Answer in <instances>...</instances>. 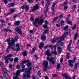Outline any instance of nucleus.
<instances>
[{"instance_id": "obj_11", "label": "nucleus", "mask_w": 79, "mask_h": 79, "mask_svg": "<svg viewBox=\"0 0 79 79\" xmlns=\"http://www.w3.org/2000/svg\"><path fill=\"white\" fill-rule=\"evenodd\" d=\"M55 6L54 4L52 5L51 7V10L53 11V15H55Z\"/></svg>"}, {"instance_id": "obj_21", "label": "nucleus", "mask_w": 79, "mask_h": 79, "mask_svg": "<svg viewBox=\"0 0 79 79\" xmlns=\"http://www.w3.org/2000/svg\"><path fill=\"white\" fill-rule=\"evenodd\" d=\"M41 40L44 41L46 40V37L44 35H42L41 36Z\"/></svg>"}, {"instance_id": "obj_62", "label": "nucleus", "mask_w": 79, "mask_h": 79, "mask_svg": "<svg viewBox=\"0 0 79 79\" xmlns=\"http://www.w3.org/2000/svg\"><path fill=\"white\" fill-rule=\"evenodd\" d=\"M12 65L11 64H10L9 66V67L10 68H12Z\"/></svg>"}, {"instance_id": "obj_32", "label": "nucleus", "mask_w": 79, "mask_h": 79, "mask_svg": "<svg viewBox=\"0 0 79 79\" xmlns=\"http://www.w3.org/2000/svg\"><path fill=\"white\" fill-rule=\"evenodd\" d=\"M18 61V58H15L14 59V63H16Z\"/></svg>"}, {"instance_id": "obj_29", "label": "nucleus", "mask_w": 79, "mask_h": 79, "mask_svg": "<svg viewBox=\"0 0 79 79\" xmlns=\"http://www.w3.org/2000/svg\"><path fill=\"white\" fill-rule=\"evenodd\" d=\"M10 12L12 13H14L16 11V10H15L13 9H10Z\"/></svg>"}, {"instance_id": "obj_34", "label": "nucleus", "mask_w": 79, "mask_h": 79, "mask_svg": "<svg viewBox=\"0 0 79 79\" xmlns=\"http://www.w3.org/2000/svg\"><path fill=\"white\" fill-rule=\"evenodd\" d=\"M22 55H23V56H26V55H27V52L26 51L22 53Z\"/></svg>"}, {"instance_id": "obj_46", "label": "nucleus", "mask_w": 79, "mask_h": 79, "mask_svg": "<svg viewBox=\"0 0 79 79\" xmlns=\"http://www.w3.org/2000/svg\"><path fill=\"white\" fill-rule=\"evenodd\" d=\"M48 32V30H44V34H47Z\"/></svg>"}, {"instance_id": "obj_59", "label": "nucleus", "mask_w": 79, "mask_h": 79, "mask_svg": "<svg viewBox=\"0 0 79 79\" xmlns=\"http://www.w3.org/2000/svg\"><path fill=\"white\" fill-rule=\"evenodd\" d=\"M53 47L54 50H56V45H54Z\"/></svg>"}, {"instance_id": "obj_49", "label": "nucleus", "mask_w": 79, "mask_h": 79, "mask_svg": "<svg viewBox=\"0 0 79 79\" xmlns=\"http://www.w3.org/2000/svg\"><path fill=\"white\" fill-rule=\"evenodd\" d=\"M57 76H58L56 74H54L53 75V77H56Z\"/></svg>"}, {"instance_id": "obj_18", "label": "nucleus", "mask_w": 79, "mask_h": 79, "mask_svg": "<svg viewBox=\"0 0 79 79\" xmlns=\"http://www.w3.org/2000/svg\"><path fill=\"white\" fill-rule=\"evenodd\" d=\"M12 56H13V55H12V54H9L7 56H4V57H5V58H6L8 59H10V58L12 57Z\"/></svg>"}, {"instance_id": "obj_55", "label": "nucleus", "mask_w": 79, "mask_h": 79, "mask_svg": "<svg viewBox=\"0 0 79 79\" xmlns=\"http://www.w3.org/2000/svg\"><path fill=\"white\" fill-rule=\"evenodd\" d=\"M13 58H10V61L11 62H12V61H13Z\"/></svg>"}, {"instance_id": "obj_57", "label": "nucleus", "mask_w": 79, "mask_h": 79, "mask_svg": "<svg viewBox=\"0 0 79 79\" xmlns=\"http://www.w3.org/2000/svg\"><path fill=\"white\" fill-rule=\"evenodd\" d=\"M35 58L36 59V60H37V59H38L37 56V55H35Z\"/></svg>"}, {"instance_id": "obj_56", "label": "nucleus", "mask_w": 79, "mask_h": 79, "mask_svg": "<svg viewBox=\"0 0 79 79\" xmlns=\"http://www.w3.org/2000/svg\"><path fill=\"white\" fill-rule=\"evenodd\" d=\"M16 68H17V69H20V66H19V65H17Z\"/></svg>"}, {"instance_id": "obj_60", "label": "nucleus", "mask_w": 79, "mask_h": 79, "mask_svg": "<svg viewBox=\"0 0 79 79\" xmlns=\"http://www.w3.org/2000/svg\"><path fill=\"white\" fill-rule=\"evenodd\" d=\"M44 23L46 24H47L48 23V21H47V20H45L44 21Z\"/></svg>"}, {"instance_id": "obj_35", "label": "nucleus", "mask_w": 79, "mask_h": 79, "mask_svg": "<svg viewBox=\"0 0 79 79\" xmlns=\"http://www.w3.org/2000/svg\"><path fill=\"white\" fill-rule=\"evenodd\" d=\"M60 64H57V69H59L60 68Z\"/></svg>"}, {"instance_id": "obj_37", "label": "nucleus", "mask_w": 79, "mask_h": 79, "mask_svg": "<svg viewBox=\"0 0 79 79\" xmlns=\"http://www.w3.org/2000/svg\"><path fill=\"white\" fill-rule=\"evenodd\" d=\"M69 57H70L69 54V53H67V54L66 58H68V59H69Z\"/></svg>"}, {"instance_id": "obj_3", "label": "nucleus", "mask_w": 79, "mask_h": 79, "mask_svg": "<svg viewBox=\"0 0 79 79\" xmlns=\"http://www.w3.org/2000/svg\"><path fill=\"white\" fill-rule=\"evenodd\" d=\"M6 42H8V44L9 45L12 46L13 45L14 47H12V50H16V49L15 48V40L14 39H12L11 41V42H10V39H7L6 40Z\"/></svg>"}, {"instance_id": "obj_38", "label": "nucleus", "mask_w": 79, "mask_h": 79, "mask_svg": "<svg viewBox=\"0 0 79 79\" xmlns=\"http://www.w3.org/2000/svg\"><path fill=\"white\" fill-rule=\"evenodd\" d=\"M76 25L75 24L73 27L72 28V30H74L76 29Z\"/></svg>"}, {"instance_id": "obj_30", "label": "nucleus", "mask_w": 79, "mask_h": 79, "mask_svg": "<svg viewBox=\"0 0 79 79\" xmlns=\"http://www.w3.org/2000/svg\"><path fill=\"white\" fill-rule=\"evenodd\" d=\"M18 39V36H15L14 39V41H15V42H16V41H17Z\"/></svg>"}, {"instance_id": "obj_9", "label": "nucleus", "mask_w": 79, "mask_h": 79, "mask_svg": "<svg viewBox=\"0 0 79 79\" xmlns=\"http://www.w3.org/2000/svg\"><path fill=\"white\" fill-rule=\"evenodd\" d=\"M38 9H39V7L37 5H35L34 6L33 9L32 10V11H35V10H38Z\"/></svg>"}, {"instance_id": "obj_40", "label": "nucleus", "mask_w": 79, "mask_h": 79, "mask_svg": "<svg viewBox=\"0 0 79 79\" xmlns=\"http://www.w3.org/2000/svg\"><path fill=\"white\" fill-rule=\"evenodd\" d=\"M37 74L39 76V77H40V75L41 74V73H40V71H38Z\"/></svg>"}, {"instance_id": "obj_41", "label": "nucleus", "mask_w": 79, "mask_h": 79, "mask_svg": "<svg viewBox=\"0 0 79 79\" xmlns=\"http://www.w3.org/2000/svg\"><path fill=\"white\" fill-rule=\"evenodd\" d=\"M35 51V48L34 47L32 49V52L34 53Z\"/></svg>"}, {"instance_id": "obj_64", "label": "nucleus", "mask_w": 79, "mask_h": 79, "mask_svg": "<svg viewBox=\"0 0 79 79\" xmlns=\"http://www.w3.org/2000/svg\"><path fill=\"white\" fill-rule=\"evenodd\" d=\"M56 26H57V27H60V25L59 24H56Z\"/></svg>"}, {"instance_id": "obj_2", "label": "nucleus", "mask_w": 79, "mask_h": 79, "mask_svg": "<svg viewBox=\"0 0 79 79\" xmlns=\"http://www.w3.org/2000/svg\"><path fill=\"white\" fill-rule=\"evenodd\" d=\"M39 20V18H36L35 19V20L33 22V24L35 26L37 27V23L38 22L39 24L41 25L42 24V23H44V20L43 19H42L40 18L38 21V20Z\"/></svg>"}, {"instance_id": "obj_17", "label": "nucleus", "mask_w": 79, "mask_h": 79, "mask_svg": "<svg viewBox=\"0 0 79 79\" xmlns=\"http://www.w3.org/2000/svg\"><path fill=\"white\" fill-rule=\"evenodd\" d=\"M3 31H4L5 32H12L11 30L9 29H4L3 30Z\"/></svg>"}, {"instance_id": "obj_63", "label": "nucleus", "mask_w": 79, "mask_h": 79, "mask_svg": "<svg viewBox=\"0 0 79 79\" xmlns=\"http://www.w3.org/2000/svg\"><path fill=\"white\" fill-rule=\"evenodd\" d=\"M63 58H61L60 60V62H63Z\"/></svg>"}, {"instance_id": "obj_23", "label": "nucleus", "mask_w": 79, "mask_h": 79, "mask_svg": "<svg viewBox=\"0 0 79 79\" xmlns=\"http://www.w3.org/2000/svg\"><path fill=\"white\" fill-rule=\"evenodd\" d=\"M62 76L64 79H66L68 78V76H67V74L66 73L62 74Z\"/></svg>"}, {"instance_id": "obj_24", "label": "nucleus", "mask_w": 79, "mask_h": 79, "mask_svg": "<svg viewBox=\"0 0 79 79\" xmlns=\"http://www.w3.org/2000/svg\"><path fill=\"white\" fill-rule=\"evenodd\" d=\"M46 55H47V56H51V55H52V54H50L49 50H48L46 52Z\"/></svg>"}, {"instance_id": "obj_61", "label": "nucleus", "mask_w": 79, "mask_h": 79, "mask_svg": "<svg viewBox=\"0 0 79 79\" xmlns=\"http://www.w3.org/2000/svg\"><path fill=\"white\" fill-rule=\"evenodd\" d=\"M49 47H50V48H52V49H53V46L52 45H50L49 46Z\"/></svg>"}, {"instance_id": "obj_19", "label": "nucleus", "mask_w": 79, "mask_h": 79, "mask_svg": "<svg viewBox=\"0 0 79 79\" xmlns=\"http://www.w3.org/2000/svg\"><path fill=\"white\" fill-rule=\"evenodd\" d=\"M15 5V4L14 3H10L9 4L8 6V8H10L12 6H14Z\"/></svg>"}, {"instance_id": "obj_53", "label": "nucleus", "mask_w": 79, "mask_h": 79, "mask_svg": "<svg viewBox=\"0 0 79 79\" xmlns=\"http://www.w3.org/2000/svg\"><path fill=\"white\" fill-rule=\"evenodd\" d=\"M30 19L31 21H34V18L32 17H31L30 18Z\"/></svg>"}, {"instance_id": "obj_39", "label": "nucleus", "mask_w": 79, "mask_h": 79, "mask_svg": "<svg viewBox=\"0 0 79 79\" xmlns=\"http://www.w3.org/2000/svg\"><path fill=\"white\" fill-rule=\"evenodd\" d=\"M27 1L29 3H31L32 2H33L34 1V0H27Z\"/></svg>"}, {"instance_id": "obj_22", "label": "nucleus", "mask_w": 79, "mask_h": 79, "mask_svg": "<svg viewBox=\"0 0 79 79\" xmlns=\"http://www.w3.org/2000/svg\"><path fill=\"white\" fill-rule=\"evenodd\" d=\"M44 43L42 42L40 43V44L39 45V48H42V47H43V46H44Z\"/></svg>"}, {"instance_id": "obj_27", "label": "nucleus", "mask_w": 79, "mask_h": 79, "mask_svg": "<svg viewBox=\"0 0 79 79\" xmlns=\"http://www.w3.org/2000/svg\"><path fill=\"white\" fill-rule=\"evenodd\" d=\"M25 11H26V12H27V11H29V8L27 6H25Z\"/></svg>"}, {"instance_id": "obj_12", "label": "nucleus", "mask_w": 79, "mask_h": 79, "mask_svg": "<svg viewBox=\"0 0 79 79\" xmlns=\"http://www.w3.org/2000/svg\"><path fill=\"white\" fill-rule=\"evenodd\" d=\"M43 64L44 65V68H47L48 67V62L47 60H45L43 62Z\"/></svg>"}, {"instance_id": "obj_51", "label": "nucleus", "mask_w": 79, "mask_h": 79, "mask_svg": "<svg viewBox=\"0 0 79 79\" xmlns=\"http://www.w3.org/2000/svg\"><path fill=\"white\" fill-rule=\"evenodd\" d=\"M56 39H53L52 41V43H53V42H56Z\"/></svg>"}, {"instance_id": "obj_5", "label": "nucleus", "mask_w": 79, "mask_h": 79, "mask_svg": "<svg viewBox=\"0 0 79 79\" xmlns=\"http://www.w3.org/2000/svg\"><path fill=\"white\" fill-rule=\"evenodd\" d=\"M3 70L5 73L4 74L3 73V75L5 78L7 79V78L8 77V75L5 73H6L7 72V70L6 69V68L5 67H4L3 68Z\"/></svg>"}, {"instance_id": "obj_20", "label": "nucleus", "mask_w": 79, "mask_h": 79, "mask_svg": "<svg viewBox=\"0 0 79 79\" xmlns=\"http://www.w3.org/2000/svg\"><path fill=\"white\" fill-rule=\"evenodd\" d=\"M57 48L58 50V53H59V54H60V53H61V52L62 51V48H61V47L60 46H59Z\"/></svg>"}, {"instance_id": "obj_42", "label": "nucleus", "mask_w": 79, "mask_h": 79, "mask_svg": "<svg viewBox=\"0 0 79 79\" xmlns=\"http://www.w3.org/2000/svg\"><path fill=\"white\" fill-rule=\"evenodd\" d=\"M58 18V17H56L55 18H54L53 19V21H55L57 20V19Z\"/></svg>"}, {"instance_id": "obj_50", "label": "nucleus", "mask_w": 79, "mask_h": 79, "mask_svg": "<svg viewBox=\"0 0 79 79\" xmlns=\"http://www.w3.org/2000/svg\"><path fill=\"white\" fill-rule=\"evenodd\" d=\"M3 1L6 4L8 2V0H3Z\"/></svg>"}, {"instance_id": "obj_1", "label": "nucleus", "mask_w": 79, "mask_h": 79, "mask_svg": "<svg viewBox=\"0 0 79 79\" xmlns=\"http://www.w3.org/2000/svg\"><path fill=\"white\" fill-rule=\"evenodd\" d=\"M25 63H27V67H30L28 69H27L25 71L26 74L25 73L23 74V79H27V78L30 77V74H31V71L32 70V67H31V62H29V60H24L20 62L21 64H24ZM27 77L26 78V77Z\"/></svg>"}, {"instance_id": "obj_48", "label": "nucleus", "mask_w": 79, "mask_h": 79, "mask_svg": "<svg viewBox=\"0 0 79 79\" xmlns=\"http://www.w3.org/2000/svg\"><path fill=\"white\" fill-rule=\"evenodd\" d=\"M60 24H61V25H63V24H64V21H61Z\"/></svg>"}, {"instance_id": "obj_13", "label": "nucleus", "mask_w": 79, "mask_h": 79, "mask_svg": "<svg viewBox=\"0 0 79 79\" xmlns=\"http://www.w3.org/2000/svg\"><path fill=\"white\" fill-rule=\"evenodd\" d=\"M71 40H70V42L69 44H68V51H69L70 52H72V50L70 49V47L71 45Z\"/></svg>"}, {"instance_id": "obj_26", "label": "nucleus", "mask_w": 79, "mask_h": 79, "mask_svg": "<svg viewBox=\"0 0 79 79\" xmlns=\"http://www.w3.org/2000/svg\"><path fill=\"white\" fill-rule=\"evenodd\" d=\"M78 36H79L78 34L77 33H76L75 35L74 40H76V39H77V37H78Z\"/></svg>"}, {"instance_id": "obj_47", "label": "nucleus", "mask_w": 79, "mask_h": 79, "mask_svg": "<svg viewBox=\"0 0 79 79\" xmlns=\"http://www.w3.org/2000/svg\"><path fill=\"white\" fill-rule=\"evenodd\" d=\"M63 15H61L59 16V18L60 19H61V18H63Z\"/></svg>"}, {"instance_id": "obj_7", "label": "nucleus", "mask_w": 79, "mask_h": 79, "mask_svg": "<svg viewBox=\"0 0 79 79\" xmlns=\"http://www.w3.org/2000/svg\"><path fill=\"white\" fill-rule=\"evenodd\" d=\"M47 60H49L50 62H51L52 64H55V60L54 58H51L49 59V57H47Z\"/></svg>"}, {"instance_id": "obj_28", "label": "nucleus", "mask_w": 79, "mask_h": 79, "mask_svg": "<svg viewBox=\"0 0 79 79\" xmlns=\"http://www.w3.org/2000/svg\"><path fill=\"white\" fill-rule=\"evenodd\" d=\"M4 60H5V62L6 63H8V59L6 58V57H5L4 56Z\"/></svg>"}, {"instance_id": "obj_45", "label": "nucleus", "mask_w": 79, "mask_h": 79, "mask_svg": "<svg viewBox=\"0 0 79 79\" xmlns=\"http://www.w3.org/2000/svg\"><path fill=\"white\" fill-rule=\"evenodd\" d=\"M26 6H26V5L22 6L21 7L22 9H23H23H24V8H25Z\"/></svg>"}, {"instance_id": "obj_10", "label": "nucleus", "mask_w": 79, "mask_h": 79, "mask_svg": "<svg viewBox=\"0 0 79 79\" xmlns=\"http://www.w3.org/2000/svg\"><path fill=\"white\" fill-rule=\"evenodd\" d=\"M12 47H14L13 45L12 46H10L9 45L7 47V49L6 50V52H8L9 51H10V50H11V49H12L11 48Z\"/></svg>"}, {"instance_id": "obj_15", "label": "nucleus", "mask_w": 79, "mask_h": 79, "mask_svg": "<svg viewBox=\"0 0 79 79\" xmlns=\"http://www.w3.org/2000/svg\"><path fill=\"white\" fill-rule=\"evenodd\" d=\"M68 62L69 63V65L70 67H71L72 68L73 67V61L69 60L68 61Z\"/></svg>"}, {"instance_id": "obj_44", "label": "nucleus", "mask_w": 79, "mask_h": 79, "mask_svg": "<svg viewBox=\"0 0 79 79\" xmlns=\"http://www.w3.org/2000/svg\"><path fill=\"white\" fill-rule=\"evenodd\" d=\"M0 21L1 23H5V21H4L3 19H1Z\"/></svg>"}, {"instance_id": "obj_4", "label": "nucleus", "mask_w": 79, "mask_h": 79, "mask_svg": "<svg viewBox=\"0 0 79 79\" xmlns=\"http://www.w3.org/2000/svg\"><path fill=\"white\" fill-rule=\"evenodd\" d=\"M68 33V32H66L64 34V35L61 37H59L57 38V39H60L59 41L56 44V45L57 46H58L59 45V44L61 43V41H63L64 40V38H65V37L67 35Z\"/></svg>"}, {"instance_id": "obj_36", "label": "nucleus", "mask_w": 79, "mask_h": 79, "mask_svg": "<svg viewBox=\"0 0 79 79\" xmlns=\"http://www.w3.org/2000/svg\"><path fill=\"white\" fill-rule=\"evenodd\" d=\"M68 27H69L68 26H67L64 27V31H66V30H67L68 29Z\"/></svg>"}, {"instance_id": "obj_43", "label": "nucleus", "mask_w": 79, "mask_h": 79, "mask_svg": "<svg viewBox=\"0 0 79 79\" xmlns=\"http://www.w3.org/2000/svg\"><path fill=\"white\" fill-rule=\"evenodd\" d=\"M3 64L2 63V62H0V66H1V67H2L3 66Z\"/></svg>"}, {"instance_id": "obj_52", "label": "nucleus", "mask_w": 79, "mask_h": 79, "mask_svg": "<svg viewBox=\"0 0 79 79\" xmlns=\"http://www.w3.org/2000/svg\"><path fill=\"white\" fill-rule=\"evenodd\" d=\"M56 50H54V52H53V54H54V55H56Z\"/></svg>"}, {"instance_id": "obj_54", "label": "nucleus", "mask_w": 79, "mask_h": 79, "mask_svg": "<svg viewBox=\"0 0 79 79\" xmlns=\"http://www.w3.org/2000/svg\"><path fill=\"white\" fill-rule=\"evenodd\" d=\"M57 3H58V2L56 1V2H54L53 3V5H54L55 6V5H56V4H57Z\"/></svg>"}, {"instance_id": "obj_16", "label": "nucleus", "mask_w": 79, "mask_h": 79, "mask_svg": "<svg viewBox=\"0 0 79 79\" xmlns=\"http://www.w3.org/2000/svg\"><path fill=\"white\" fill-rule=\"evenodd\" d=\"M21 66L22 68V69L20 70V72H23V71H24V69L23 68H25V65L23 64H21Z\"/></svg>"}, {"instance_id": "obj_14", "label": "nucleus", "mask_w": 79, "mask_h": 79, "mask_svg": "<svg viewBox=\"0 0 79 79\" xmlns=\"http://www.w3.org/2000/svg\"><path fill=\"white\" fill-rule=\"evenodd\" d=\"M16 31L19 34H21L22 32L21 31V30L19 28H16Z\"/></svg>"}, {"instance_id": "obj_31", "label": "nucleus", "mask_w": 79, "mask_h": 79, "mask_svg": "<svg viewBox=\"0 0 79 79\" xmlns=\"http://www.w3.org/2000/svg\"><path fill=\"white\" fill-rule=\"evenodd\" d=\"M20 23L19 21H17L15 22V25L16 26H19V25Z\"/></svg>"}, {"instance_id": "obj_8", "label": "nucleus", "mask_w": 79, "mask_h": 79, "mask_svg": "<svg viewBox=\"0 0 79 79\" xmlns=\"http://www.w3.org/2000/svg\"><path fill=\"white\" fill-rule=\"evenodd\" d=\"M19 73H20V71L19 70H17L16 71V77H13V79H19V78L17 77L19 75Z\"/></svg>"}, {"instance_id": "obj_33", "label": "nucleus", "mask_w": 79, "mask_h": 79, "mask_svg": "<svg viewBox=\"0 0 79 79\" xmlns=\"http://www.w3.org/2000/svg\"><path fill=\"white\" fill-rule=\"evenodd\" d=\"M67 24H69L71 26H72L73 25V23L71 21H68L67 22Z\"/></svg>"}, {"instance_id": "obj_58", "label": "nucleus", "mask_w": 79, "mask_h": 79, "mask_svg": "<svg viewBox=\"0 0 79 79\" xmlns=\"http://www.w3.org/2000/svg\"><path fill=\"white\" fill-rule=\"evenodd\" d=\"M44 77L45 79H49V78H48V77L47 76H44Z\"/></svg>"}, {"instance_id": "obj_25", "label": "nucleus", "mask_w": 79, "mask_h": 79, "mask_svg": "<svg viewBox=\"0 0 79 79\" xmlns=\"http://www.w3.org/2000/svg\"><path fill=\"white\" fill-rule=\"evenodd\" d=\"M16 47H17V50H20V48H19V44L17 43L16 45Z\"/></svg>"}, {"instance_id": "obj_6", "label": "nucleus", "mask_w": 79, "mask_h": 79, "mask_svg": "<svg viewBox=\"0 0 79 79\" xmlns=\"http://www.w3.org/2000/svg\"><path fill=\"white\" fill-rule=\"evenodd\" d=\"M50 5V2H48L46 4L45 6V8L47 9V10L44 11V13H47V11H48V6H49Z\"/></svg>"}]
</instances>
